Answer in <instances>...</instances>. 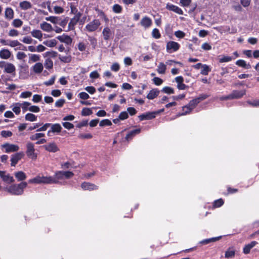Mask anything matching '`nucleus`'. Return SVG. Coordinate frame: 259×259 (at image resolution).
<instances>
[{
    "mask_svg": "<svg viewBox=\"0 0 259 259\" xmlns=\"http://www.w3.org/2000/svg\"><path fill=\"white\" fill-rule=\"evenodd\" d=\"M28 110L29 111L32 112L38 113L40 111V108L37 106H35V105L30 106V107L28 108Z\"/></svg>",
    "mask_w": 259,
    "mask_h": 259,
    "instance_id": "nucleus-55",
    "label": "nucleus"
},
{
    "mask_svg": "<svg viewBox=\"0 0 259 259\" xmlns=\"http://www.w3.org/2000/svg\"><path fill=\"white\" fill-rule=\"evenodd\" d=\"M166 9L179 15H183V12L181 8L173 4L167 3L166 5Z\"/></svg>",
    "mask_w": 259,
    "mask_h": 259,
    "instance_id": "nucleus-14",
    "label": "nucleus"
},
{
    "mask_svg": "<svg viewBox=\"0 0 259 259\" xmlns=\"http://www.w3.org/2000/svg\"><path fill=\"white\" fill-rule=\"evenodd\" d=\"M141 132V128H137L130 131L126 136L125 139L127 140H131L135 135L139 134Z\"/></svg>",
    "mask_w": 259,
    "mask_h": 259,
    "instance_id": "nucleus-28",
    "label": "nucleus"
},
{
    "mask_svg": "<svg viewBox=\"0 0 259 259\" xmlns=\"http://www.w3.org/2000/svg\"><path fill=\"white\" fill-rule=\"evenodd\" d=\"M20 105L23 112H25L27 110H28V109L30 107V105H31V104L28 102H24L22 103H20Z\"/></svg>",
    "mask_w": 259,
    "mask_h": 259,
    "instance_id": "nucleus-53",
    "label": "nucleus"
},
{
    "mask_svg": "<svg viewBox=\"0 0 259 259\" xmlns=\"http://www.w3.org/2000/svg\"><path fill=\"white\" fill-rule=\"evenodd\" d=\"M112 10L115 13H120L121 12L122 7L118 4H115L113 6Z\"/></svg>",
    "mask_w": 259,
    "mask_h": 259,
    "instance_id": "nucleus-54",
    "label": "nucleus"
},
{
    "mask_svg": "<svg viewBox=\"0 0 259 259\" xmlns=\"http://www.w3.org/2000/svg\"><path fill=\"white\" fill-rule=\"evenodd\" d=\"M51 126L52 133H60L62 129L61 126L59 123L51 124Z\"/></svg>",
    "mask_w": 259,
    "mask_h": 259,
    "instance_id": "nucleus-36",
    "label": "nucleus"
},
{
    "mask_svg": "<svg viewBox=\"0 0 259 259\" xmlns=\"http://www.w3.org/2000/svg\"><path fill=\"white\" fill-rule=\"evenodd\" d=\"M100 24L98 19H95L86 25L85 29L89 32H93L98 28Z\"/></svg>",
    "mask_w": 259,
    "mask_h": 259,
    "instance_id": "nucleus-5",
    "label": "nucleus"
},
{
    "mask_svg": "<svg viewBox=\"0 0 259 259\" xmlns=\"http://www.w3.org/2000/svg\"><path fill=\"white\" fill-rule=\"evenodd\" d=\"M199 103V99H197V98H195L189 102L188 105L185 106V108H188L189 111H185V112H183L182 113H179L177 117H179L180 116H183L187 115L189 113H190L192 110L194 109V108Z\"/></svg>",
    "mask_w": 259,
    "mask_h": 259,
    "instance_id": "nucleus-3",
    "label": "nucleus"
},
{
    "mask_svg": "<svg viewBox=\"0 0 259 259\" xmlns=\"http://www.w3.org/2000/svg\"><path fill=\"white\" fill-rule=\"evenodd\" d=\"M30 33H31V35L33 37L36 38L39 40H42V33H41V31L40 30L34 29V30H33L32 31H31Z\"/></svg>",
    "mask_w": 259,
    "mask_h": 259,
    "instance_id": "nucleus-31",
    "label": "nucleus"
},
{
    "mask_svg": "<svg viewBox=\"0 0 259 259\" xmlns=\"http://www.w3.org/2000/svg\"><path fill=\"white\" fill-rule=\"evenodd\" d=\"M0 178L7 184L13 183L15 181L13 177L5 171L0 170Z\"/></svg>",
    "mask_w": 259,
    "mask_h": 259,
    "instance_id": "nucleus-7",
    "label": "nucleus"
},
{
    "mask_svg": "<svg viewBox=\"0 0 259 259\" xmlns=\"http://www.w3.org/2000/svg\"><path fill=\"white\" fill-rule=\"evenodd\" d=\"M27 186V183L23 182L18 184H13L6 187L4 188V190L11 195H20L23 194L24 189Z\"/></svg>",
    "mask_w": 259,
    "mask_h": 259,
    "instance_id": "nucleus-1",
    "label": "nucleus"
},
{
    "mask_svg": "<svg viewBox=\"0 0 259 259\" xmlns=\"http://www.w3.org/2000/svg\"><path fill=\"white\" fill-rule=\"evenodd\" d=\"M102 34L104 39L105 40H108L113 37L114 35V31H112L109 27H106L103 30Z\"/></svg>",
    "mask_w": 259,
    "mask_h": 259,
    "instance_id": "nucleus-10",
    "label": "nucleus"
},
{
    "mask_svg": "<svg viewBox=\"0 0 259 259\" xmlns=\"http://www.w3.org/2000/svg\"><path fill=\"white\" fill-rule=\"evenodd\" d=\"M81 187L84 190L91 191L97 189V186L93 184L88 182L82 183L81 185Z\"/></svg>",
    "mask_w": 259,
    "mask_h": 259,
    "instance_id": "nucleus-21",
    "label": "nucleus"
},
{
    "mask_svg": "<svg viewBox=\"0 0 259 259\" xmlns=\"http://www.w3.org/2000/svg\"><path fill=\"white\" fill-rule=\"evenodd\" d=\"M2 147L5 149L6 153L16 152L19 149V147L18 145L9 143H5L2 145Z\"/></svg>",
    "mask_w": 259,
    "mask_h": 259,
    "instance_id": "nucleus-9",
    "label": "nucleus"
},
{
    "mask_svg": "<svg viewBox=\"0 0 259 259\" xmlns=\"http://www.w3.org/2000/svg\"><path fill=\"white\" fill-rule=\"evenodd\" d=\"M21 41L26 44H35L36 43V41L33 40L30 36H26L24 37Z\"/></svg>",
    "mask_w": 259,
    "mask_h": 259,
    "instance_id": "nucleus-38",
    "label": "nucleus"
},
{
    "mask_svg": "<svg viewBox=\"0 0 259 259\" xmlns=\"http://www.w3.org/2000/svg\"><path fill=\"white\" fill-rule=\"evenodd\" d=\"M26 154L27 156L32 159L35 160L37 158V154L35 152L34 144L31 142H28L26 145Z\"/></svg>",
    "mask_w": 259,
    "mask_h": 259,
    "instance_id": "nucleus-4",
    "label": "nucleus"
},
{
    "mask_svg": "<svg viewBox=\"0 0 259 259\" xmlns=\"http://www.w3.org/2000/svg\"><path fill=\"white\" fill-rule=\"evenodd\" d=\"M175 80L177 83V88L179 90H185L187 86L183 83L184 78L182 76H179L175 78Z\"/></svg>",
    "mask_w": 259,
    "mask_h": 259,
    "instance_id": "nucleus-17",
    "label": "nucleus"
},
{
    "mask_svg": "<svg viewBox=\"0 0 259 259\" xmlns=\"http://www.w3.org/2000/svg\"><path fill=\"white\" fill-rule=\"evenodd\" d=\"M180 47V45L174 41H169L166 44V51L169 53H171L177 51Z\"/></svg>",
    "mask_w": 259,
    "mask_h": 259,
    "instance_id": "nucleus-6",
    "label": "nucleus"
},
{
    "mask_svg": "<svg viewBox=\"0 0 259 259\" xmlns=\"http://www.w3.org/2000/svg\"><path fill=\"white\" fill-rule=\"evenodd\" d=\"M152 80L154 83L156 85H160L163 83V80L158 77H154Z\"/></svg>",
    "mask_w": 259,
    "mask_h": 259,
    "instance_id": "nucleus-58",
    "label": "nucleus"
},
{
    "mask_svg": "<svg viewBox=\"0 0 259 259\" xmlns=\"http://www.w3.org/2000/svg\"><path fill=\"white\" fill-rule=\"evenodd\" d=\"M1 136L4 138L11 137L13 135L12 133L9 131H2L1 133Z\"/></svg>",
    "mask_w": 259,
    "mask_h": 259,
    "instance_id": "nucleus-57",
    "label": "nucleus"
},
{
    "mask_svg": "<svg viewBox=\"0 0 259 259\" xmlns=\"http://www.w3.org/2000/svg\"><path fill=\"white\" fill-rule=\"evenodd\" d=\"M152 35L153 37H154L156 39H158V38H160V37H161V34L159 32V31L157 28H154L153 29L152 32Z\"/></svg>",
    "mask_w": 259,
    "mask_h": 259,
    "instance_id": "nucleus-49",
    "label": "nucleus"
},
{
    "mask_svg": "<svg viewBox=\"0 0 259 259\" xmlns=\"http://www.w3.org/2000/svg\"><path fill=\"white\" fill-rule=\"evenodd\" d=\"M77 48L79 51L83 52L86 50L87 45L84 42H79L77 45Z\"/></svg>",
    "mask_w": 259,
    "mask_h": 259,
    "instance_id": "nucleus-52",
    "label": "nucleus"
},
{
    "mask_svg": "<svg viewBox=\"0 0 259 259\" xmlns=\"http://www.w3.org/2000/svg\"><path fill=\"white\" fill-rule=\"evenodd\" d=\"M80 16L81 14L80 13H78L75 15L74 17L70 20L68 24V30H73L74 29V26L79 21Z\"/></svg>",
    "mask_w": 259,
    "mask_h": 259,
    "instance_id": "nucleus-11",
    "label": "nucleus"
},
{
    "mask_svg": "<svg viewBox=\"0 0 259 259\" xmlns=\"http://www.w3.org/2000/svg\"><path fill=\"white\" fill-rule=\"evenodd\" d=\"M32 4L30 2L27 1H24L19 4V7L22 10H27L32 8Z\"/></svg>",
    "mask_w": 259,
    "mask_h": 259,
    "instance_id": "nucleus-25",
    "label": "nucleus"
},
{
    "mask_svg": "<svg viewBox=\"0 0 259 259\" xmlns=\"http://www.w3.org/2000/svg\"><path fill=\"white\" fill-rule=\"evenodd\" d=\"M246 94V90L237 91L234 90L230 94L231 99H239L242 98Z\"/></svg>",
    "mask_w": 259,
    "mask_h": 259,
    "instance_id": "nucleus-12",
    "label": "nucleus"
},
{
    "mask_svg": "<svg viewBox=\"0 0 259 259\" xmlns=\"http://www.w3.org/2000/svg\"><path fill=\"white\" fill-rule=\"evenodd\" d=\"M40 59V57L39 55L31 54L29 55L28 63H31L33 62H37L39 61Z\"/></svg>",
    "mask_w": 259,
    "mask_h": 259,
    "instance_id": "nucleus-33",
    "label": "nucleus"
},
{
    "mask_svg": "<svg viewBox=\"0 0 259 259\" xmlns=\"http://www.w3.org/2000/svg\"><path fill=\"white\" fill-rule=\"evenodd\" d=\"M257 243L256 241H252L250 243L245 245L243 249V253L245 254H248L250 252V249L255 246Z\"/></svg>",
    "mask_w": 259,
    "mask_h": 259,
    "instance_id": "nucleus-23",
    "label": "nucleus"
},
{
    "mask_svg": "<svg viewBox=\"0 0 259 259\" xmlns=\"http://www.w3.org/2000/svg\"><path fill=\"white\" fill-rule=\"evenodd\" d=\"M8 46L12 48H17L19 47V46H21V44L17 40L9 39Z\"/></svg>",
    "mask_w": 259,
    "mask_h": 259,
    "instance_id": "nucleus-41",
    "label": "nucleus"
},
{
    "mask_svg": "<svg viewBox=\"0 0 259 259\" xmlns=\"http://www.w3.org/2000/svg\"><path fill=\"white\" fill-rule=\"evenodd\" d=\"M166 70V64L163 62H160L157 67L156 71L160 74H164Z\"/></svg>",
    "mask_w": 259,
    "mask_h": 259,
    "instance_id": "nucleus-27",
    "label": "nucleus"
},
{
    "mask_svg": "<svg viewBox=\"0 0 259 259\" xmlns=\"http://www.w3.org/2000/svg\"><path fill=\"white\" fill-rule=\"evenodd\" d=\"M93 112L91 109L89 108H83L81 111V115L82 116H89L91 115Z\"/></svg>",
    "mask_w": 259,
    "mask_h": 259,
    "instance_id": "nucleus-48",
    "label": "nucleus"
},
{
    "mask_svg": "<svg viewBox=\"0 0 259 259\" xmlns=\"http://www.w3.org/2000/svg\"><path fill=\"white\" fill-rule=\"evenodd\" d=\"M63 126L67 130H70L74 127V125L68 122H64L62 123Z\"/></svg>",
    "mask_w": 259,
    "mask_h": 259,
    "instance_id": "nucleus-64",
    "label": "nucleus"
},
{
    "mask_svg": "<svg viewBox=\"0 0 259 259\" xmlns=\"http://www.w3.org/2000/svg\"><path fill=\"white\" fill-rule=\"evenodd\" d=\"M43 68L44 67L42 64L39 62L36 63L32 67L33 71L37 74L40 73L42 72Z\"/></svg>",
    "mask_w": 259,
    "mask_h": 259,
    "instance_id": "nucleus-30",
    "label": "nucleus"
},
{
    "mask_svg": "<svg viewBox=\"0 0 259 259\" xmlns=\"http://www.w3.org/2000/svg\"><path fill=\"white\" fill-rule=\"evenodd\" d=\"M44 65L47 69H49L53 67V62L51 59L48 58L45 60Z\"/></svg>",
    "mask_w": 259,
    "mask_h": 259,
    "instance_id": "nucleus-45",
    "label": "nucleus"
},
{
    "mask_svg": "<svg viewBox=\"0 0 259 259\" xmlns=\"http://www.w3.org/2000/svg\"><path fill=\"white\" fill-rule=\"evenodd\" d=\"M202 69L200 73L202 75H206L208 74L209 72L211 71V69L206 64H203L202 66Z\"/></svg>",
    "mask_w": 259,
    "mask_h": 259,
    "instance_id": "nucleus-40",
    "label": "nucleus"
},
{
    "mask_svg": "<svg viewBox=\"0 0 259 259\" xmlns=\"http://www.w3.org/2000/svg\"><path fill=\"white\" fill-rule=\"evenodd\" d=\"M57 38L61 42L66 44L67 45H70L72 42V38L68 35L63 34L62 35H59L57 37Z\"/></svg>",
    "mask_w": 259,
    "mask_h": 259,
    "instance_id": "nucleus-16",
    "label": "nucleus"
},
{
    "mask_svg": "<svg viewBox=\"0 0 259 259\" xmlns=\"http://www.w3.org/2000/svg\"><path fill=\"white\" fill-rule=\"evenodd\" d=\"M65 102V100L63 99H60L57 100L55 103V106L56 107H62Z\"/></svg>",
    "mask_w": 259,
    "mask_h": 259,
    "instance_id": "nucleus-59",
    "label": "nucleus"
},
{
    "mask_svg": "<svg viewBox=\"0 0 259 259\" xmlns=\"http://www.w3.org/2000/svg\"><path fill=\"white\" fill-rule=\"evenodd\" d=\"M24 156L22 152H18L11 155V165L12 166H15L18 161L21 159Z\"/></svg>",
    "mask_w": 259,
    "mask_h": 259,
    "instance_id": "nucleus-8",
    "label": "nucleus"
},
{
    "mask_svg": "<svg viewBox=\"0 0 259 259\" xmlns=\"http://www.w3.org/2000/svg\"><path fill=\"white\" fill-rule=\"evenodd\" d=\"M16 67L14 64L7 62L4 68V72L9 74H14L15 73Z\"/></svg>",
    "mask_w": 259,
    "mask_h": 259,
    "instance_id": "nucleus-20",
    "label": "nucleus"
},
{
    "mask_svg": "<svg viewBox=\"0 0 259 259\" xmlns=\"http://www.w3.org/2000/svg\"><path fill=\"white\" fill-rule=\"evenodd\" d=\"M162 91L164 93H165L166 94H171L174 93V90L172 88L169 87H164L162 89Z\"/></svg>",
    "mask_w": 259,
    "mask_h": 259,
    "instance_id": "nucleus-56",
    "label": "nucleus"
},
{
    "mask_svg": "<svg viewBox=\"0 0 259 259\" xmlns=\"http://www.w3.org/2000/svg\"><path fill=\"white\" fill-rule=\"evenodd\" d=\"M23 24V21L20 19H14L12 23V25L16 28L20 27Z\"/></svg>",
    "mask_w": 259,
    "mask_h": 259,
    "instance_id": "nucleus-44",
    "label": "nucleus"
},
{
    "mask_svg": "<svg viewBox=\"0 0 259 259\" xmlns=\"http://www.w3.org/2000/svg\"><path fill=\"white\" fill-rule=\"evenodd\" d=\"M224 204V201L222 199H218L214 201L213 205L215 207H219Z\"/></svg>",
    "mask_w": 259,
    "mask_h": 259,
    "instance_id": "nucleus-63",
    "label": "nucleus"
},
{
    "mask_svg": "<svg viewBox=\"0 0 259 259\" xmlns=\"http://www.w3.org/2000/svg\"><path fill=\"white\" fill-rule=\"evenodd\" d=\"M14 175L18 181L25 180L27 178L26 174L22 171L15 172Z\"/></svg>",
    "mask_w": 259,
    "mask_h": 259,
    "instance_id": "nucleus-29",
    "label": "nucleus"
},
{
    "mask_svg": "<svg viewBox=\"0 0 259 259\" xmlns=\"http://www.w3.org/2000/svg\"><path fill=\"white\" fill-rule=\"evenodd\" d=\"M128 113L126 111L121 112L119 115V118L120 120L126 119L128 118Z\"/></svg>",
    "mask_w": 259,
    "mask_h": 259,
    "instance_id": "nucleus-62",
    "label": "nucleus"
},
{
    "mask_svg": "<svg viewBox=\"0 0 259 259\" xmlns=\"http://www.w3.org/2000/svg\"><path fill=\"white\" fill-rule=\"evenodd\" d=\"M159 94V91L157 89L151 90L147 96L149 100H152L155 98Z\"/></svg>",
    "mask_w": 259,
    "mask_h": 259,
    "instance_id": "nucleus-26",
    "label": "nucleus"
},
{
    "mask_svg": "<svg viewBox=\"0 0 259 259\" xmlns=\"http://www.w3.org/2000/svg\"><path fill=\"white\" fill-rule=\"evenodd\" d=\"M14 12L11 8H7L5 11V17L8 20H11L14 18Z\"/></svg>",
    "mask_w": 259,
    "mask_h": 259,
    "instance_id": "nucleus-24",
    "label": "nucleus"
},
{
    "mask_svg": "<svg viewBox=\"0 0 259 259\" xmlns=\"http://www.w3.org/2000/svg\"><path fill=\"white\" fill-rule=\"evenodd\" d=\"M52 179L53 181L52 184H59L60 180L64 179V177L62 175V171H58L55 173L54 176L52 177Z\"/></svg>",
    "mask_w": 259,
    "mask_h": 259,
    "instance_id": "nucleus-19",
    "label": "nucleus"
},
{
    "mask_svg": "<svg viewBox=\"0 0 259 259\" xmlns=\"http://www.w3.org/2000/svg\"><path fill=\"white\" fill-rule=\"evenodd\" d=\"M40 28L45 31L51 32L53 28L51 25L46 22H44L40 24Z\"/></svg>",
    "mask_w": 259,
    "mask_h": 259,
    "instance_id": "nucleus-32",
    "label": "nucleus"
},
{
    "mask_svg": "<svg viewBox=\"0 0 259 259\" xmlns=\"http://www.w3.org/2000/svg\"><path fill=\"white\" fill-rule=\"evenodd\" d=\"M59 59L61 61L64 63H69L71 61L72 57L70 55L62 56L59 55Z\"/></svg>",
    "mask_w": 259,
    "mask_h": 259,
    "instance_id": "nucleus-39",
    "label": "nucleus"
},
{
    "mask_svg": "<svg viewBox=\"0 0 259 259\" xmlns=\"http://www.w3.org/2000/svg\"><path fill=\"white\" fill-rule=\"evenodd\" d=\"M43 44L49 47H53L57 44L56 40L55 39H51L48 41H45Z\"/></svg>",
    "mask_w": 259,
    "mask_h": 259,
    "instance_id": "nucleus-47",
    "label": "nucleus"
},
{
    "mask_svg": "<svg viewBox=\"0 0 259 259\" xmlns=\"http://www.w3.org/2000/svg\"><path fill=\"white\" fill-rule=\"evenodd\" d=\"M42 97L41 95L35 94L34 95L32 98V101L34 103H38L41 100Z\"/></svg>",
    "mask_w": 259,
    "mask_h": 259,
    "instance_id": "nucleus-60",
    "label": "nucleus"
},
{
    "mask_svg": "<svg viewBox=\"0 0 259 259\" xmlns=\"http://www.w3.org/2000/svg\"><path fill=\"white\" fill-rule=\"evenodd\" d=\"M88 40L90 41L91 45L92 46V48L93 49H95L97 45V39L93 36H89Z\"/></svg>",
    "mask_w": 259,
    "mask_h": 259,
    "instance_id": "nucleus-46",
    "label": "nucleus"
},
{
    "mask_svg": "<svg viewBox=\"0 0 259 259\" xmlns=\"http://www.w3.org/2000/svg\"><path fill=\"white\" fill-rule=\"evenodd\" d=\"M45 135L44 133H36L35 134L31 135L30 137V139L31 140H32V141L37 140L40 138L45 137Z\"/></svg>",
    "mask_w": 259,
    "mask_h": 259,
    "instance_id": "nucleus-42",
    "label": "nucleus"
},
{
    "mask_svg": "<svg viewBox=\"0 0 259 259\" xmlns=\"http://www.w3.org/2000/svg\"><path fill=\"white\" fill-rule=\"evenodd\" d=\"M32 95V93L30 92H22L20 95V97L21 98H29Z\"/></svg>",
    "mask_w": 259,
    "mask_h": 259,
    "instance_id": "nucleus-61",
    "label": "nucleus"
},
{
    "mask_svg": "<svg viewBox=\"0 0 259 259\" xmlns=\"http://www.w3.org/2000/svg\"><path fill=\"white\" fill-rule=\"evenodd\" d=\"M234 58L232 57L221 55L219 57V61L220 63L228 62L231 61Z\"/></svg>",
    "mask_w": 259,
    "mask_h": 259,
    "instance_id": "nucleus-35",
    "label": "nucleus"
},
{
    "mask_svg": "<svg viewBox=\"0 0 259 259\" xmlns=\"http://www.w3.org/2000/svg\"><path fill=\"white\" fill-rule=\"evenodd\" d=\"M44 147L47 151L50 152L54 153L59 151L58 147L54 142L49 143L48 144L45 145Z\"/></svg>",
    "mask_w": 259,
    "mask_h": 259,
    "instance_id": "nucleus-18",
    "label": "nucleus"
},
{
    "mask_svg": "<svg viewBox=\"0 0 259 259\" xmlns=\"http://www.w3.org/2000/svg\"><path fill=\"white\" fill-rule=\"evenodd\" d=\"M222 238V236H219L216 237H212L211 238L206 239L204 240H203L200 242V243L203 244H208L209 243L212 242H215L219 239H220Z\"/></svg>",
    "mask_w": 259,
    "mask_h": 259,
    "instance_id": "nucleus-34",
    "label": "nucleus"
},
{
    "mask_svg": "<svg viewBox=\"0 0 259 259\" xmlns=\"http://www.w3.org/2000/svg\"><path fill=\"white\" fill-rule=\"evenodd\" d=\"M52 182L53 181L52 179V177H40L39 176L28 181V183L34 184H52Z\"/></svg>",
    "mask_w": 259,
    "mask_h": 259,
    "instance_id": "nucleus-2",
    "label": "nucleus"
},
{
    "mask_svg": "<svg viewBox=\"0 0 259 259\" xmlns=\"http://www.w3.org/2000/svg\"><path fill=\"white\" fill-rule=\"evenodd\" d=\"M11 56V52L6 49H3L0 51V58L2 59H8Z\"/></svg>",
    "mask_w": 259,
    "mask_h": 259,
    "instance_id": "nucleus-22",
    "label": "nucleus"
},
{
    "mask_svg": "<svg viewBox=\"0 0 259 259\" xmlns=\"http://www.w3.org/2000/svg\"><path fill=\"white\" fill-rule=\"evenodd\" d=\"M12 110L17 115L19 114L21 112V105L20 103H17L13 105Z\"/></svg>",
    "mask_w": 259,
    "mask_h": 259,
    "instance_id": "nucleus-43",
    "label": "nucleus"
},
{
    "mask_svg": "<svg viewBox=\"0 0 259 259\" xmlns=\"http://www.w3.org/2000/svg\"><path fill=\"white\" fill-rule=\"evenodd\" d=\"M140 24L145 29H147L152 25V21L149 17L145 16L141 19Z\"/></svg>",
    "mask_w": 259,
    "mask_h": 259,
    "instance_id": "nucleus-13",
    "label": "nucleus"
},
{
    "mask_svg": "<svg viewBox=\"0 0 259 259\" xmlns=\"http://www.w3.org/2000/svg\"><path fill=\"white\" fill-rule=\"evenodd\" d=\"M62 172L64 177V179H69L72 177L74 175L72 172L69 171H62Z\"/></svg>",
    "mask_w": 259,
    "mask_h": 259,
    "instance_id": "nucleus-51",
    "label": "nucleus"
},
{
    "mask_svg": "<svg viewBox=\"0 0 259 259\" xmlns=\"http://www.w3.org/2000/svg\"><path fill=\"white\" fill-rule=\"evenodd\" d=\"M156 114V112H147L139 115V118L141 121L151 119L155 117Z\"/></svg>",
    "mask_w": 259,
    "mask_h": 259,
    "instance_id": "nucleus-15",
    "label": "nucleus"
},
{
    "mask_svg": "<svg viewBox=\"0 0 259 259\" xmlns=\"http://www.w3.org/2000/svg\"><path fill=\"white\" fill-rule=\"evenodd\" d=\"M25 119L26 120L33 122L37 120V116L32 113H27L25 116Z\"/></svg>",
    "mask_w": 259,
    "mask_h": 259,
    "instance_id": "nucleus-37",
    "label": "nucleus"
},
{
    "mask_svg": "<svg viewBox=\"0 0 259 259\" xmlns=\"http://www.w3.org/2000/svg\"><path fill=\"white\" fill-rule=\"evenodd\" d=\"M99 124L100 126H104L106 125L110 126L112 125V122L110 120L105 119L101 120Z\"/></svg>",
    "mask_w": 259,
    "mask_h": 259,
    "instance_id": "nucleus-50",
    "label": "nucleus"
}]
</instances>
